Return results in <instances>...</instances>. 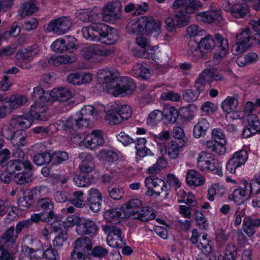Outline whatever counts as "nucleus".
<instances>
[{
	"label": "nucleus",
	"mask_w": 260,
	"mask_h": 260,
	"mask_svg": "<svg viewBox=\"0 0 260 260\" xmlns=\"http://www.w3.org/2000/svg\"><path fill=\"white\" fill-rule=\"evenodd\" d=\"M157 182L156 186L154 187V193L157 196L164 194L166 196H167L169 193L170 186H168L166 182L162 180L159 179Z\"/></svg>",
	"instance_id": "4d7b16f0"
},
{
	"label": "nucleus",
	"mask_w": 260,
	"mask_h": 260,
	"mask_svg": "<svg viewBox=\"0 0 260 260\" xmlns=\"http://www.w3.org/2000/svg\"><path fill=\"white\" fill-rule=\"evenodd\" d=\"M248 157V153L246 150H240L234 153L231 159L235 161L236 164H238L239 167L242 165H244Z\"/></svg>",
	"instance_id": "052dcab7"
},
{
	"label": "nucleus",
	"mask_w": 260,
	"mask_h": 260,
	"mask_svg": "<svg viewBox=\"0 0 260 260\" xmlns=\"http://www.w3.org/2000/svg\"><path fill=\"white\" fill-rule=\"evenodd\" d=\"M72 21L70 17L63 16L51 20L47 29L55 34L62 35L70 30Z\"/></svg>",
	"instance_id": "423d86ee"
},
{
	"label": "nucleus",
	"mask_w": 260,
	"mask_h": 260,
	"mask_svg": "<svg viewBox=\"0 0 260 260\" xmlns=\"http://www.w3.org/2000/svg\"><path fill=\"white\" fill-rule=\"evenodd\" d=\"M209 161L205 166V169L211 171H215V173L219 176L222 175L221 167L219 165L217 159L214 158L213 156L211 157Z\"/></svg>",
	"instance_id": "e2e57ef3"
},
{
	"label": "nucleus",
	"mask_w": 260,
	"mask_h": 260,
	"mask_svg": "<svg viewBox=\"0 0 260 260\" xmlns=\"http://www.w3.org/2000/svg\"><path fill=\"white\" fill-rule=\"evenodd\" d=\"M260 226L259 218H252L250 216H246L243 220V229L247 235L250 237L255 233V228Z\"/></svg>",
	"instance_id": "393cba45"
},
{
	"label": "nucleus",
	"mask_w": 260,
	"mask_h": 260,
	"mask_svg": "<svg viewBox=\"0 0 260 260\" xmlns=\"http://www.w3.org/2000/svg\"><path fill=\"white\" fill-rule=\"evenodd\" d=\"M74 250L90 254L92 250V243L90 238L87 237H81L74 242Z\"/></svg>",
	"instance_id": "cd10ccee"
},
{
	"label": "nucleus",
	"mask_w": 260,
	"mask_h": 260,
	"mask_svg": "<svg viewBox=\"0 0 260 260\" xmlns=\"http://www.w3.org/2000/svg\"><path fill=\"white\" fill-rule=\"evenodd\" d=\"M105 120L111 125L119 124L123 121L115 109L109 112L105 117Z\"/></svg>",
	"instance_id": "bf43d9fd"
},
{
	"label": "nucleus",
	"mask_w": 260,
	"mask_h": 260,
	"mask_svg": "<svg viewBox=\"0 0 260 260\" xmlns=\"http://www.w3.org/2000/svg\"><path fill=\"white\" fill-rule=\"evenodd\" d=\"M107 189L109 196L113 200H119L124 196V190L121 187L109 186Z\"/></svg>",
	"instance_id": "680f3d73"
},
{
	"label": "nucleus",
	"mask_w": 260,
	"mask_h": 260,
	"mask_svg": "<svg viewBox=\"0 0 260 260\" xmlns=\"http://www.w3.org/2000/svg\"><path fill=\"white\" fill-rule=\"evenodd\" d=\"M32 124V119L24 116H16L12 118L10 125L14 128H28Z\"/></svg>",
	"instance_id": "c9c22d12"
},
{
	"label": "nucleus",
	"mask_w": 260,
	"mask_h": 260,
	"mask_svg": "<svg viewBox=\"0 0 260 260\" xmlns=\"http://www.w3.org/2000/svg\"><path fill=\"white\" fill-rule=\"evenodd\" d=\"M136 143V149L137 150L136 154L140 157H144V156L151 155L152 154L151 151L146 146V140L143 138H139L137 139V141H134Z\"/></svg>",
	"instance_id": "37998d69"
},
{
	"label": "nucleus",
	"mask_w": 260,
	"mask_h": 260,
	"mask_svg": "<svg viewBox=\"0 0 260 260\" xmlns=\"http://www.w3.org/2000/svg\"><path fill=\"white\" fill-rule=\"evenodd\" d=\"M196 17L198 21L207 23L219 22L222 17L218 12L215 11H206L196 14Z\"/></svg>",
	"instance_id": "b1692460"
},
{
	"label": "nucleus",
	"mask_w": 260,
	"mask_h": 260,
	"mask_svg": "<svg viewBox=\"0 0 260 260\" xmlns=\"http://www.w3.org/2000/svg\"><path fill=\"white\" fill-rule=\"evenodd\" d=\"M210 127L209 122L205 118H202L194 125L193 135L194 138H200L204 137Z\"/></svg>",
	"instance_id": "2f4dec72"
},
{
	"label": "nucleus",
	"mask_w": 260,
	"mask_h": 260,
	"mask_svg": "<svg viewBox=\"0 0 260 260\" xmlns=\"http://www.w3.org/2000/svg\"><path fill=\"white\" fill-rule=\"evenodd\" d=\"M237 103L236 98L229 96L222 102L221 107L224 112L230 113L236 108Z\"/></svg>",
	"instance_id": "5fc2aeb1"
},
{
	"label": "nucleus",
	"mask_w": 260,
	"mask_h": 260,
	"mask_svg": "<svg viewBox=\"0 0 260 260\" xmlns=\"http://www.w3.org/2000/svg\"><path fill=\"white\" fill-rule=\"evenodd\" d=\"M182 10H179L176 14V21L177 27H184L187 25L190 21V16L188 14L184 13Z\"/></svg>",
	"instance_id": "864d4df0"
},
{
	"label": "nucleus",
	"mask_w": 260,
	"mask_h": 260,
	"mask_svg": "<svg viewBox=\"0 0 260 260\" xmlns=\"http://www.w3.org/2000/svg\"><path fill=\"white\" fill-rule=\"evenodd\" d=\"M73 180L76 185L80 187H86L91 182V178L86 177L85 175H76Z\"/></svg>",
	"instance_id": "338daca9"
},
{
	"label": "nucleus",
	"mask_w": 260,
	"mask_h": 260,
	"mask_svg": "<svg viewBox=\"0 0 260 260\" xmlns=\"http://www.w3.org/2000/svg\"><path fill=\"white\" fill-rule=\"evenodd\" d=\"M95 222L89 219L82 218L80 223L76 226V230L78 235H93L98 231Z\"/></svg>",
	"instance_id": "dca6fc26"
},
{
	"label": "nucleus",
	"mask_w": 260,
	"mask_h": 260,
	"mask_svg": "<svg viewBox=\"0 0 260 260\" xmlns=\"http://www.w3.org/2000/svg\"><path fill=\"white\" fill-rule=\"evenodd\" d=\"M103 230L107 234L108 245L113 248H120L125 244L122 230L118 226L109 223L102 226Z\"/></svg>",
	"instance_id": "7ed1b4c3"
},
{
	"label": "nucleus",
	"mask_w": 260,
	"mask_h": 260,
	"mask_svg": "<svg viewBox=\"0 0 260 260\" xmlns=\"http://www.w3.org/2000/svg\"><path fill=\"white\" fill-rule=\"evenodd\" d=\"M183 100L187 102H192L196 101L199 95L198 92L192 89H185L182 92Z\"/></svg>",
	"instance_id": "774afa93"
},
{
	"label": "nucleus",
	"mask_w": 260,
	"mask_h": 260,
	"mask_svg": "<svg viewBox=\"0 0 260 260\" xmlns=\"http://www.w3.org/2000/svg\"><path fill=\"white\" fill-rule=\"evenodd\" d=\"M119 38L117 30L108 26L107 32L102 38L101 42L106 45H112L117 41Z\"/></svg>",
	"instance_id": "ea45409f"
},
{
	"label": "nucleus",
	"mask_w": 260,
	"mask_h": 260,
	"mask_svg": "<svg viewBox=\"0 0 260 260\" xmlns=\"http://www.w3.org/2000/svg\"><path fill=\"white\" fill-rule=\"evenodd\" d=\"M167 161L162 157L159 158L157 162L151 167L149 168L148 172L150 174L157 173L167 166Z\"/></svg>",
	"instance_id": "69168bd1"
},
{
	"label": "nucleus",
	"mask_w": 260,
	"mask_h": 260,
	"mask_svg": "<svg viewBox=\"0 0 260 260\" xmlns=\"http://www.w3.org/2000/svg\"><path fill=\"white\" fill-rule=\"evenodd\" d=\"M112 53L110 50L104 49L98 45H90L82 49V55L86 60L96 56L106 57Z\"/></svg>",
	"instance_id": "f8f14e48"
},
{
	"label": "nucleus",
	"mask_w": 260,
	"mask_h": 260,
	"mask_svg": "<svg viewBox=\"0 0 260 260\" xmlns=\"http://www.w3.org/2000/svg\"><path fill=\"white\" fill-rule=\"evenodd\" d=\"M251 183H250V193H248V189H247V182H245L244 183V187H240L239 188L235 189L233 193L229 196V199L230 200L233 201L236 204L240 205L244 202V198L248 197L249 198L250 195L252 192Z\"/></svg>",
	"instance_id": "412c9836"
},
{
	"label": "nucleus",
	"mask_w": 260,
	"mask_h": 260,
	"mask_svg": "<svg viewBox=\"0 0 260 260\" xmlns=\"http://www.w3.org/2000/svg\"><path fill=\"white\" fill-rule=\"evenodd\" d=\"M120 85L111 93L115 96L124 93L132 94L136 88V85L133 80L128 77H124L120 80Z\"/></svg>",
	"instance_id": "4468645a"
},
{
	"label": "nucleus",
	"mask_w": 260,
	"mask_h": 260,
	"mask_svg": "<svg viewBox=\"0 0 260 260\" xmlns=\"http://www.w3.org/2000/svg\"><path fill=\"white\" fill-rule=\"evenodd\" d=\"M23 247L29 254L35 252L43 251V246L41 241L31 235H25L22 239Z\"/></svg>",
	"instance_id": "9b49d317"
},
{
	"label": "nucleus",
	"mask_w": 260,
	"mask_h": 260,
	"mask_svg": "<svg viewBox=\"0 0 260 260\" xmlns=\"http://www.w3.org/2000/svg\"><path fill=\"white\" fill-rule=\"evenodd\" d=\"M216 43L217 42L215 39V36L212 37L211 35H207L201 39L199 42V47L202 51L210 52L214 48Z\"/></svg>",
	"instance_id": "4c0bfd02"
},
{
	"label": "nucleus",
	"mask_w": 260,
	"mask_h": 260,
	"mask_svg": "<svg viewBox=\"0 0 260 260\" xmlns=\"http://www.w3.org/2000/svg\"><path fill=\"white\" fill-rule=\"evenodd\" d=\"M51 163L53 165H57L69 159V154L66 151H52L50 150Z\"/></svg>",
	"instance_id": "a18cd8bd"
},
{
	"label": "nucleus",
	"mask_w": 260,
	"mask_h": 260,
	"mask_svg": "<svg viewBox=\"0 0 260 260\" xmlns=\"http://www.w3.org/2000/svg\"><path fill=\"white\" fill-rule=\"evenodd\" d=\"M36 147L40 149V152L35 154L34 162L37 166L47 165L51 163L50 150H47L44 144H38Z\"/></svg>",
	"instance_id": "2eb2a0df"
},
{
	"label": "nucleus",
	"mask_w": 260,
	"mask_h": 260,
	"mask_svg": "<svg viewBox=\"0 0 260 260\" xmlns=\"http://www.w3.org/2000/svg\"><path fill=\"white\" fill-rule=\"evenodd\" d=\"M12 111L19 108L27 102L25 96L21 94H14L10 98L4 99Z\"/></svg>",
	"instance_id": "f704fd0d"
},
{
	"label": "nucleus",
	"mask_w": 260,
	"mask_h": 260,
	"mask_svg": "<svg viewBox=\"0 0 260 260\" xmlns=\"http://www.w3.org/2000/svg\"><path fill=\"white\" fill-rule=\"evenodd\" d=\"M55 218L49 219V224H50L51 229L55 233H61L62 232H67V229L64 225V223L60 219L58 215L55 214Z\"/></svg>",
	"instance_id": "09e8293b"
},
{
	"label": "nucleus",
	"mask_w": 260,
	"mask_h": 260,
	"mask_svg": "<svg viewBox=\"0 0 260 260\" xmlns=\"http://www.w3.org/2000/svg\"><path fill=\"white\" fill-rule=\"evenodd\" d=\"M38 53L37 49L23 48L18 50L16 54L17 59H29Z\"/></svg>",
	"instance_id": "3c124183"
},
{
	"label": "nucleus",
	"mask_w": 260,
	"mask_h": 260,
	"mask_svg": "<svg viewBox=\"0 0 260 260\" xmlns=\"http://www.w3.org/2000/svg\"><path fill=\"white\" fill-rule=\"evenodd\" d=\"M247 126L251 127L253 132H258L260 129V122L257 116L254 114H248L246 117Z\"/></svg>",
	"instance_id": "6e6d98bb"
},
{
	"label": "nucleus",
	"mask_w": 260,
	"mask_h": 260,
	"mask_svg": "<svg viewBox=\"0 0 260 260\" xmlns=\"http://www.w3.org/2000/svg\"><path fill=\"white\" fill-rule=\"evenodd\" d=\"M122 4L119 0L109 2L103 8L102 15L104 21L114 22L121 17Z\"/></svg>",
	"instance_id": "39448f33"
},
{
	"label": "nucleus",
	"mask_w": 260,
	"mask_h": 260,
	"mask_svg": "<svg viewBox=\"0 0 260 260\" xmlns=\"http://www.w3.org/2000/svg\"><path fill=\"white\" fill-rule=\"evenodd\" d=\"M173 6L175 9L180 8L187 14L193 13L203 7V4L199 0H175Z\"/></svg>",
	"instance_id": "6e6552de"
},
{
	"label": "nucleus",
	"mask_w": 260,
	"mask_h": 260,
	"mask_svg": "<svg viewBox=\"0 0 260 260\" xmlns=\"http://www.w3.org/2000/svg\"><path fill=\"white\" fill-rule=\"evenodd\" d=\"M38 211L46 214L50 218L56 217L53 211L54 204L52 200L48 198H41L38 199L37 204Z\"/></svg>",
	"instance_id": "aec40b11"
},
{
	"label": "nucleus",
	"mask_w": 260,
	"mask_h": 260,
	"mask_svg": "<svg viewBox=\"0 0 260 260\" xmlns=\"http://www.w3.org/2000/svg\"><path fill=\"white\" fill-rule=\"evenodd\" d=\"M76 58L74 54L64 55H52L48 60V63L53 66L58 67L62 64L72 63L76 61Z\"/></svg>",
	"instance_id": "7c9ffc66"
},
{
	"label": "nucleus",
	"mask_w": 260,
	"mask_h": 260,
	"mask_svg": "<svg viewBox=\"0 0 260 260\" xmlns=\"http://www.w3.org/2000/svg\"><path fill=\"white\" fill-rule=\"evenodd\" d=\"M186 180L189 186L195 187L202 185L205 182V179L201 175L193 170L188 171Z\"/></svg>",
	"instance_id": "72a5a7b5"
},
{
	"label": "nucleus",
	"mask_w": 260,
	"mask_h": 260,
	"mask_svg": "<svg viewBox=\"0 0 260 260\" xmlns=\"http://www.w3.org/2000/svg\"><path fill=\"white\" fill-rule=\"evenodd\" d=\"M39 10L36 0H30L22 4L18 11L19 19H22L25 16H30Z\"/></svg>",
	"instance_id": "a878e982"
},
{
	"label": "nucleus",
	"mask_w": 260,
	"mask_h": 260,
	"mask_svg": "<svg viewBox=\"0 0 260 260\" xmlns=\"http://www.w3.org/2000/svg\"><path fill=\"white\" fill-rule=\"evenodd\" d=\"M136 215L134 219L141 220L143 222H146L149 220H153L155 217L154 210L149 207H142L140 211Z\"/></svg>",
	"instance_id": "e433bc0d"
},
{
	"label": "nucleus",
	"mask_w": 260,
	"mask_h": 260,
	"mask_svg": "<svg viewBox=\"0 0 260 260\" xmlns=\"http://www.w3.org/2000/svg\"><path fill=\"white\" fill-rule=\"evenodd\" d=\"M15 228L12 226L0 236V247L2 248H9L15 244L18 238L14 233Z\"/></svg>",
	"instance_id": "a211bd4d"
},
{
	"label": "nucleus",
	"mask_w": 260,
	"mask_h": 260,
	"mask_svg": "<svg viewBox=\"0 0 260 260\" xmlns=\"http://www.w3.org/2000/svg\"><path fill=\"white\" fill-rule=\"evenodd\" d=\"M142 207V202L138 199H133L129 200L126 203L122 204L121 210L125 214L124 217L132 218L138 215Z\"/></svg>",
	"instance_id": "ddd939ff"
},
{
	"label": "nucleus",
	"mask_w": 260,
	"mask_h": 260,
	"mask_svg": "<svg viewBox=\"0 0 260 260\" xmlns=\"http://www.w3.org/2000/svg\"><path fill=\"white\" fill-rule=\"evenodd\" d=\"M32 96L36 100H40V102H46L50 101V93L45 92L44 89L40 86H37L34 88Z\"/></svg>",
	"instance_id": "8fccbe9b"
},
{
	"label": "nucleus",
	"mask_w": 260,
	"mask_h": 260,
	"mask_svg": "<svg viewBox=\"0 0 260 260\" xmlns=\"http://www.w3.org/2000/svg\"><path fill=\"white\" fill-rule=\"evenodd\" d=\"M184 145V141H178L172 140L168 143V148L165 150V153L168 152L170 158L176 159L179 155L182 147Z\"/></svg>",
	"instance_id": "c85d7f7f"
},
{
	"label": "nucleus",
	"mask_w": 260,
	"mask_h": 260,
	"mask_svg": "<svg viewBox=\"0 0 260 260\" xmlns=\"http://www.w3.org/2000/svg\"><path fill=\"white\" fill-rule=\"evenodd\" d=\"M206 73L207 72H202L194 82L195 91L198 92L199 95L206 90V87L209 82L206 77Z\"/></svg>",
	"instance_id": "79ce46f5"
},
{
	"label": "nucleus",
	"mask_w": 260,
	"mask_h": 260,
	"mask_svg": "<svg viewBox=\"0 0 260 260\" xmlns=\"http://www.w3.org/2000/svg\"><path fill=\"white\" fill-rule=\"evenodd\" d=\"M50 102H51L55 101L66 102L72 96L71 92L64 88H54L50 91Z\"/></svg>",
	"instance_id": "bb28decb"
},
{
	"label": "nucleus",
	"mask_w": 260,
	"mask_h": 260,
	"mask_svg": "<svg viewBox=\"0 0 260 260\" xmlns=\"http://www.w3.org/2000/svg\"><path fill=\"white\" fill-rule=\"evenodd\" d=\"M32 174L30 172L23 171L17 173L14 177V182L18 185H24L32 181Z\"/></svg>",
	"instance_id": "49530a36"
},
{
	"label": "nucleus",
	"mask_w": 260,
	"mask_h": 260,
	"mask_svg": "<svg viewBox=\"0 0 260 260\" xmlns=\"http://www.w3.org/2000/svg\"><path fill=\"white\" fill-rule=\"evenodd\" d=\"M178 112L174 107L165 108L161 111V119L166 122L174 123L177 120Z\"/></svg>",
	"instance_id": "58836bf2"
},
{
	"label": "nucleus",
	"mask_w": 260,
	"mask_h": 260,
	"mask_svg": "<svg viewBox=\"0 0 260 260\" xmlns=\"http://www.w3.org/2000/svg\"><path fill=\"white\" fill-rule=\"evenodd\" d=\"M250 31V28H248L236 36L237 42L245 46L247 49L251 46V43H250V41L253 39Z\"/></svg>",
	"instance_id": "c03bdc74"
},
{
	"label": "nucleus",
	"mask_w": 260,
	"mask_h": 260,
	"mask_svg": "<svg viewBox=\"0 0 260 260\" xmlns=\"http://www.w3.org/2000/svg\"><path fill=\"white\" fill-rule=\"evenodd\" d=\"M136 42L141 49L139 50L133 49V54L140 57H148L149 56V50H151L149 39L144 36H140L136 38Z\"/></svg>",
	"instance_id": "f3484780"
},
{
	"label": "nucleus",
	"mask_w": 260,
	"mask_h": 260,
	"mask_svg": "<svg viewBox=\"0 0 260 260\" xmlns=\"http://www.w3.org/2000/svg\"><path fill=\"white\" fill-rule=\"evenodd\" d=\"M78 157L81 162L79 168L80 171L83 173H89L94 169L93 157L92 155L87 152H82L79 154Z\"/></svg>",
	"instance_id": "5701e85b"
},
{
	"label": "nucleus",
	"mask_w": 260,
	"mask_h": 260,
	"mask_svg": "<svg viewBox=\"0 0 260 260\" xmlns=\"http://www.w3.org/2000/svg\"><path fill=\"white\" fill-rule=\"evenodd\" d=\"M212 156L211 153H207L205 151L201 152L199 154L198 158V167L200 170L203 171L205 169L206 165L209 161L211 157Z\"/></svg>",
	"instance_id": "13d9d810"
},
{
	"label": "nucleus",
	"mask_w": 260,
	"mask_h": 260,
	"mask_svg": "<svg viewBox=\"0 0 260 260\" xmlns=\"http://www.w3.org/2000/svg\"><path fill=\"white\" fill-rule=\"evenodd\" d=\"M97 156L100 160L110 163L118 159L117 154L110 150L102 149L99 152Z\"/></svg>",
	"instance_id": "de8ad7c7"
},
{
	"label": "nucleus",
	"mask_w": 260,
	"mask_h": 260,
	"mask_svg": "<svg viewBox=\"0 0 260 260\" xmlns=\"http://www.w3.org/2000/svg\"><path fill=\"white\" fill-rule=\"evenodd\" d=\"M92 79V75L90 73L83 72H77L68 75L67 81L73 85H80L90 82Z\"/></svg>",
	"instance_id": "4be33fe9"
},
{
	"label": "nucleus",
	"mask_w": 260,
	"mask_h": 260,
	"mask_svg": "<svg viewBox=\"0 0 260 260\" xmlns=\"http://www.w3.org/2000/svg\"><path fill=\"white\" fill-rule=\"evenodd\" d=\"M188 53L197 58L206 59L207 57V53L202 51L199 47V42L198 43L194 40H190L188 42Z\"/></svg>",
	"instance_id": "473e14b6"
},
{
	"label": "nucleus",
	"mask_w": 260,
	"mask_h": 260,
	"mask_svg": "<svg viewBox=\"0 0 260 260\" xmlns=\"http://www.w3.org/2000/svg\"><path fill=\"white\" fill-rule=\"evenodd\" d=\"M215 39L219 45V49L214 54L213 59L216 64H218L221 58L225 56L228 49L229 44L228 40L223 38L219 34L215 35Z\"/></svg>",
	"instance_id": "6ab92c4d"
},
{
	"label": "nucleus",
	"mask_w": 260,
	"mask_h": 260,
	"mask_svg": "<svg viewBox=\"0 0 260 260\" xmlns=\"http://www.w3.org/2000/svg\"><path fill=\"white\" fill-rule=\"evenodd\" d=\"M98 80L108 93L114 90L120 85V74L116 70L103 69L98 73Z\"/></svg>",
	"instance_id": "f03ea898"
},
{
	"label": "nucleus",
	"mask_w": 260,
	"mask_h": 260,
	"mask_svg": "<svg viewBox=\"0 0 260 260\" xmlns=\"http://www.w3.org/2000/svg\"><path fill=\"white\" fill-rule=\"evenodd\" d=\"M108 29V25L104 23H92L88 26L82 27L81 31L87 39L101 42Z\"/></svg>",
	"instance_id": "20e7f679"
},
{
	"label": "nucleus",
	"mask_w": 260,
	"mask_h": 260,
	"mask_svg": "<svg viewBox=\"0 0 260 260\" xmlns=\"http://www.w3.org/2000/svg\"><path fill=\"white\" fill-rule=\"evenodd\" d=\"M133 25L136 26L133 30L134 34L143 32L147 36L156 38L161 32L160 22L151 17H141L137 23Z\"/></svg>",
	"instance_id": "f257e3e1"
},
{
	"label": "nucleus",
	"mask_w": 260,
	"mask_h": 260,
	"mask_svg": "<svg viewBox=\"0 0 260 260\" xmlns=\"http://www.w3.org/2000/svg\"><path fill=\"white\" fill-rule=\"evenodd\" d=\"M0 165L2 167H6V170L12 175L17 171H21L23 169V165L20 160H11L7 162L10 157V152L8 149H4L1 153Z\"/></svg>",
	"instance_id": "0eeeda50"
},
{
	"label": "nucleus",
	"mask_w": 260,
	"mask_h": 260,
	"mask_svg": "<svg viewBox=\"0 0 260 260\" xmlns=\"http://www.w3.org/2000/svg\"><path fill=\"white\" fill-rule=\"evenodd\" d=\"M121 212L120 209L113 208L107 210L104 213V217L105 219L110 223H119V218L121 217Z\"/></svg>",
	"instance_id": "a19ab883"
},
{
	"label": "nucleus",
	"mask_w": 260,
	"mask_h": 260,
	"mask_svg": "<svg viewBox=\"0 0 260 260\" xmlns=\"http://www.w3.org/2000/svg\"><path fill=\"white\" fill-rule=\"evenodd\" d=\"M133 71L136 77H140L142 79L147 80L150 77L149 70L141 64H137L133 68Z\"/></svg>",
	"instance_id": "603ef678"
},
{
	"label": "nucleus",
	"mask_w": 260,
	"mask_h": 260,
	"mask_svg": "<svg viewBox=\"0 0 260 260\" xmlns=\"http://www.w3.org/2000/svg\"><path fill=\"white\" fill-rule=\"evenodd\" d=\"M115 109L123 120L128 119L132 116V110L130 106L122 105L120 107H116Z\"/></svg>",
	"instance_id": "0e129e2a"
},
{
	"label": "nucleus",
	"mask_w": 260,
	"mask_h": 260,
	"mask_svg": "<svg viewBox=\"0 0 260 260\" xmlns=\"http://www.w3.org/2000/svg\"><path fill=\"white\" fill-rule=\"evenodd\" d=\"M84 144L86 148L94 149L103 145L105 143L103 132L99 129L93 130L84 138Z\"/></svg>",
	"instance_id": "1a4fd4ad"
},
{
	"label": "nucleus",
	"mask_w": 260,
	"mask_h": 260,
	"mask_svg": "<svg viewBox=\"0 0 260 260\" xmlns=\"http://www.w3.org/2000/svg\"><path fill=\"white\" fill-rule=\"evenodd\" d=\"M232 15L237 18H244L249 16V7L246 3L234 5L230 10Z\"/></svg>",
	"instance_id": "c756f323"
},
{
	"label": "nucleus",
	"mask_w": 260,
	"mask_h": 260,
	"mask_svg": "<svg viewBox=\"0 0 260 260\" xmlns=\"http://www.w3.org/2000/svg\"><path fill=\"white\" fill-rule=\"evenodd\" d=\"M44 103L36 100L31 106L28 114L32 118L41 121L48 120L47 107Z\"/></svg>",
	"instance_id": "9d476101"
}]
</instances>
